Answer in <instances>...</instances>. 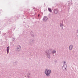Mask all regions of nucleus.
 Masks as SVG:
<instances>
[{
	"label": "nucleus",
	"mask_w": 78,
	"mask_h": 78,
	"mask_svg": "<svg viewBox=\"0 0 78 78\" xmlns=\"http://www.w3.org/2000/svg\"><path fill=\"white\" fill-rule=\"evenodd\" d=\"M69 50H72V46L70 45L69 46Z\"/></svg>",
	"instance_id": "nucleus-5"
},
{
	"label": "nucleus",
	"mask_w": 78,
	"mask_h": 78,
	"mask_svg": "<svg viewBox=\"0 0 78 78\" xmlns=\"http://www.w3.org/2000/svg\"><path fill=\"white\" fill-rule=\"evenodd\" d=\"M48 10L50 11V12H51V9L50 8H48Z\"/></svg>",
	"instance_id": "nucleus-7"
},
{
	"label": "nucleus",
	"mask_w": 78,
	"mask_h": 78,
	"mask_svg": "<svg viewBox=\"0 0 78 78\" xmlns=\"http://www.w3.org/2000/svg\"><path fill=\"white\" fill-rule=\"evenodd\" d=\"M21 49V47L20 46H19V47H18V50H20Z\"/></svg>",
	"instance_id": "nucleus-6"
},
{
	"label": "nucleus",
	"mask_w": 78,
	"mask_h": 78,
	"mask_svg": "<svg viewBox=\"0 0 78 78\" xmlns=\"http://www.w3.org/2000/svg\"><path fill=\"white\" fill-rule=\"evenodd\" d=\"M47 19H48L47 18V17L46 16H44L43 19V20H44V21H46V20H47Z\"/></svg>",
	"instance_id": "nucleus-2"
},
{
	"label": "nucleus",
	"mask_w": 78,
	"mask_h": 78,
	"mask_svg": "<svg viewBox=\"0 0 78 78\" xmlns=\"http://www.w3.org/2000/svg\"><path fill=\"white\" fill-rule=\"evenodd\" d=\"M56 53V51H53V53Z\"/></svg>",
	"instance_id": "nucleus-8"
},
{
	"label": "nucleus",
	"mask_w": 78,
	"mask_h": 78,
	"mask_svg": "<svg viewBox=\"0 0 78 78\" xmlns=\"http://www.w3.org/2000/svg\"><path fill=\"white\" fill-rule=\"evenodd\" d=\"M50 73H51V71L50 70H47V69H46L45 73L47 76H48Z\"/></svg>",
	"instance_id": "nucleus-1"
},
{
	"label": "nucleus",
	"mask_w": 78,
	"mask_h": 78,
	"mask_svg": "<svg viewBox=\"0 0 78 78\" xmlns=\"http://www.w3.org/2000/svg\"><path fill=\"white\" fill-rule=\"evenodd\" d=\"M38 17H39V15H38Z\"/></svg>",
	"instance_id": "nucleus-9"
},
{
	"label": "nucleus",
	"mask_w": 78,
	"mask_h": 78,
	"mask_svg": "<svg viewBox=\"0 0 78 78\" xmlns=\"http://www.w3.org/2000/svg\"><path fill=\"white\" fill-rule=\"evenodd\" d=\"M54 13L55 14H57V13H58V11H57L55 9L54 10Z\"/></svg>",
	"instance_id": "nucleus-4"
},
{
	"label": "nucleus",
	"mask_w": 78,
	"mask_h": 78,
	"mask_svg": "<svg viewBox=\"0 0 78 78\" xmlns=\"http://www.w3.org/2000/svg\"><path fill=\"white\" fill-rule=\"evenodd\" d=\"M9 47H8L7 48V54L8 53H9Z\"/></svg>",
	"instance_id": "nucleus-3"
}]
</instances>
